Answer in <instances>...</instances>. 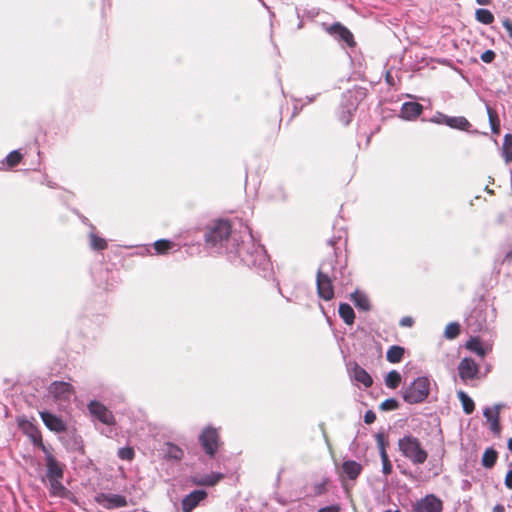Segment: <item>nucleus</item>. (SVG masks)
Returning a JSON list of instances; mask_svg holds the SVG:
<instances>
[{"label": "nucleus", "mask_w": 512, "mask_h": 512, "mask_svg": "<svg viewBox=\"0 0 512 512\" xmlns=\"http://www.w3.org/2000/svg\"><path fill=\"white\" fill-rule=\"evenodd\" d=\"M398 447L403 456L409 459L414 465H421L428 458L427 451L422 447L420 440L412 435L399 439Z\"/></svg>", "instance_id": "f257e3e1"}, {"label": "nucleus", "mask_w": 512, "mask_h": 512, "mask_svg": "<svg viewBox=\"0 0 512 512\" xmlns=\"http://www.w3.org/2000/svg\"><path fill=\"white\" fill-rule=\"evenodd\" d=\"M232 232V223L228 219H216L207 227L205 241L211 246L227 241Z\"/></svg>", "instance_id": "f03ea898"}, {"label": "nucleus", "mask_w": 512, "mask_h": 512, "mask_svg": "<svg viewBox=\"0 0 512 512\" xmlns=\"http://www.w3.org/2000/svg\"><path fill=\"white\" fill-rule=\"evenodd\" d=\"M429 393V379L427 377H418L403 391V399L409 404H418L423 402Z\"/></svg>", "instance_id": "7ed1b4c3"}, {"label": "nucleus", "mask_w": 512, "mask_h": 512, "mask_svg": "<svg viewBox=\"0 0 512 512\" xmlns=\"http://www.w3.org/2000/svg\"><path fill=\"white\" fill-rule=\"evenodd\" d=\"M358 106L357 97L352 91L343 94L342 102L337 110V118L343 125H348Z\"/></svg>", "instance_id": "20e7f679"}, {"label": "nucleus", "mask_w": 512, "mask_h": 512, "mask_svg": "<svg viewBox=\"0 0 512 512\" xmlns=\"http://www.w3.org/2000/svg\"><path fill=\"white\" fill-rule=\"evenodd\" d=\"M199 442L205 453L210 457H213L216 454L220 443L218 430L211 426L206 427L199 436Z\"/></svg>", "instance_id": "39448f33"}, {"label": "nucleus", "mask_w": 512, "mask_h": 512, "mask_svg": "<svg viewBox=\"0 0 512 512\" xmlns=\"http://www.w3.org/2000/svg\"><path fill=\"white\" fill-rule=\"evenodd\" d=\"M443 501L434 494H428L413 505V512H442Z\"/></svg>", "instance_id": "423d86ee"}, {"label": "nucleus", "mask_w": 512, "mask_h": 512, "mask_svg": "<svg viewBox=\"0 0 512 512\" xmlns=\"http://www.w3.org/2000/svg\"><path fill=\"white\" fill-rule=\"evenodd\" d=\"M48 391L57 401H70L71 397L75 394L74 387L64 381L52 382Z\"/></svg>", "instance_id": "0eeeda50"}, {"label": "nucleus", "mask_w": 512, "mask_h": 512, "mask_svg": "<svg viewBox=\"0 0 512 512\" xmlns=\"http://www.w3.org/2000/svg\"><path fill=\"white\" fill-rule=\"evenodd\" d=\"M325 31L331 36L338 38L346 43L349 47H354L356 42L351 31L339 22L326 26Z\"/></svg>", "instance_id": "6e6552de"}, {"label": "nucleus", "mask_w": 512, "mask_h": 512, "mask_svg": "<svg viewBox=\"0 0 512 512\" xmlns=\"http://www.w3.org/2000/svg\"><path fill=\"white\" fill-rule=\"evenodd\" d=\"M88 409L91 415L106 425H114L115 418L112 412L102 403L98 401H91L88 404Z\"/></svg>", "instance_id": "1a4fd4ad"}, {"label": "nucleus", "mask_w": 512, "mask_h": 512, "mask_svg": "<svg viewBox=\"0 0 512 512\" xmlns=\"http://www.w3.org/2000/svg\"><path fill=\"white\" fill-rule=\"evenodd\" d=\"M458 374L462 381L474 380L479 374V365L472 358H463L458 365Z\"/></svg>", "instance_id": "9d476101"}, {"label": "nucleus", "mask_w": 512, "mask_h": 512, "mask_svg": "<svg viewBox=\"0 0 512 512\" xmlns=\"http://www.w3.org/2000/svg\"><path fill=\"white\" fill-rule=\"evenodd\" d=\"M95 501L105 509H115L127 506L125 496L119 494L100 493L95 497Z\"/></svg>", "instance_id": "9b49d317"}, {"label": "nucleus", "mask_w": 512, "mask_h": 512, "mask_svg": "<svg viewBox=\"0 0 512 512\" xmlns=\"http://www.w3.org/2000/svg\"><path fill=\"white\" fill-rule=\"evenodd\" d=\"M317 292L320 298L329 301L334 297V287L330 277L318 271L317 273Z\"/></svg>", "instance_id": "f8f14e48"}, {"label": "nucleus", "mask_w": 512, "mask_h": 512, "mask_svg": "<svg viewBox=\"0 0 512 512\" xmlns=\"http://www.w3.org/2000/svg\"><path fill=\"white\" fill-rule=\"evenodd\" d=\"M207 496V492L201 489L190 492L181 501L182 512H192Z\"/></svg>", "instance_id": "ddd939ff"}, {"label": "nucleus", "mask_w": 512, "mask_h": 512, "mask_svg": "<svg viewBox=\"0 0 512 512\" xmlns=\"http://www.w3.org/2000/svg\"><path fill=\"white\" fill-rule=\"evenodd\" d=\"M504 407L502 404H495L493 407H487L483 411V415L490 424V430L495 434L499 435L501 432L500 425V412Z\"/></svg>", "instance_id": "4468645a"}, {"label": "nucleus", "mask_w": 512, "mask_h": 512, "mask_svg": "<svg viewBox=\"0 0 512 512\" xmlns=\"http://www.w3.org/2000/svg\"><path fill=\"white\" fill-rule=\"evenodd\" d=\"M40 417H41L43 423L45 424V426L53 432L62 433L67 430V427H66V424L64 423V421L60 417H58L50 412L42 411V412H40Z\"/></svg>", "instance_id": "2eb2a0df"}, {"label": "nucleus", "mask_w": 512, "mask_h": 512, "mask_svg": "<svg viewBox=\"0 0 512 512\" xmlns=\"http://www.w3.org/2000/svg\"><path fill=\"white\" fill-rule=\"evenodd\" d=\"M438 123L445 124L450 128L462 131H468L471 127L470 122L463 116L450 117L447 115H441V121Z\"/></svg>", "instance_id": "dca6fc26"}, {"label": "nucleus", "mask_w": 512, "mask_h": 512, "mask_svg": "<svg viewBox=\"0 0 512 512\" xmlns=\"http://www.w3.org/2000/svg\"><path fill=\"white\" fill-rule=\"evenodd\" d=\"M46 466L47 478L49 480L63 478V466L55 459V457L48 455L46 458Z\"/></svg>", "instance_id": "f3484780"}, {"label": "nucleus", "mask_w": 512, "mask_h": 512, "mask_svg": "<svg viewBox=\"0 0 512 512\" xmlns=\"http://www.w3.org/2000/svg\"><path fill=\"white\" fill-rule=\"evenodd\" d=\"M223 477L221 473H211L204 476H192L190 481L193 485L197 486H214L222 480Z\"/></svg>", "instance_id": "a211bd4d"}, {"label": "nucleus", "mask_w": 512, "mask_h": 512, "mask_svg": "<svg viewBox=\"0 0 512 512\" xmlns=\"http://www.w3.org/2000/svg\"><path fill=\"white\" fill-rule=\"evenodd\" d=\"M423 111V106L417 102H406L401 108V117L406 120L416 119Z\"/></svg>", "instance_id": "6ab92c4d"}, {"label": "nucleus", "mask_w": 512, "mask_h": 512, "mask_svg": "<svg viewBox=\"0 0 512 512\" xmlns=\"http://www.w3.org/2000/svg\"><path fill=\"white\" fill-rule=\"evenodd\" d=\"M362 470V465L354 460H347L342 464V473L352 481L359 477Z\"/></svg>", "instance_id": "aec40b11"}, {"label": "nucleus", "mask_w": 512, "mask_h": 512, "mask_svg": "<svg viewBox=\"0 0 512 512\" xmlns=\"http://www.w3.org/2000/svg\"><path fill=\"white\" fill-rule=\"evenodd\" d=\"M20 427L32 439L33 443L41 446L44 449L42 442V435L39 429L29 421H22Z\"/></svg>", "instance_id": "412c9836"}, {"label": "nucleus", "mask_w": 512, "mask_h": 512, "mask_svg": "<svg viewBox=\"0 0 512 512\" xmlns=\"http://www.w3.org/2000/svg\"><path fill=\"white\" fill-rule=\"evenodd\" d=\"M330 485L331 479L329 477H322L311 484V495L317 497L326 494Z\"/></svg>", "instance_id": "4be33fe9"}, {"label": "nucleus", "mask_w": 512, "mask_h": 512, "mask_svg": "<svg viewBox=\"0 0 512 512\" xmlns=\"http://www.w3.org/2000/svg\"><path fill=\"white\" fill-rule=\"evenodd\" d=\"M353 377L357 382L362 383L366 388L371 387L373 384V379L370 374L357 364L353 368Z\"/></svg>", "instance_id": "5701e85b"}, {"label": "nucleus", "mask_w": 512, "mask_h": 512, "mask_svg": "<svg viewBox=\"0 0 512 512\" xmlns=\"http://www.w3.org/2000/svg\"><path fill=\"white\" fill-rule=\"evenodd\" d=\"M405 353V349L399 345L391 346L386 353V359L392 364L401 362Z\"/></svg>", "instance_id": "b1692460"}, {"label": "nucleus", "mask_w": 512, "mask_h": 512, "mask_svg": "<svg viewBox=\"0 0 512 512\" xmlns=\"http://www.w3.org/2000/svg\"><path fill=\"white\" fill-rule=\"evenodd\" d=\"M497 459L498 452L494 448L490 447L484 451L481 459V464L484 468L491 469L496 464Z\"/></svg>", "instance_id": "393cba45"}, {"label": "nucleus", "mask_w": 512, "mask_h": 512, "mask_svg": "<svg viewBox=\"0 0 512 512\" xmlns=\"http://www.w3.org/2000/svg\"><path fill=\"white\" fill-rule=\"evenodd\" d=\"M501 153L506 164L512 163V134L504 136Z\"/></svg>", "instance_id": "a878e982"}, {"label": "nucleus", "mask_w": 512, "mask_h": 512, "mask_svg": "<svg viewBox=\"0 0 512 512\" xmlns=\"http://www.w3.org/2000/svg\"><path fill=\"white\" fill-rule=\"evenodd\" d=\"M339 315L347 325H352L355 321V313L353 308L347 303L339 305Z\"/></svg>", "instance_id": "bb28decb"}, {"label": "nucleus", "mask_w": 512, "mask_h": 512, "mask_svg": "<svg viewBox=\"0 0 512 512\" xmlns=\"http://www.w3.org/2000/svg\"><path fill=\"white\" fill-rule=\"evenodd\" d=\"M351 299L355 306L363 311H368L371 308L370 301L367 296L360 292H354Z\"/></svg>", "instance_id": "cd10ccee"}, {"label": "nucleus", "mask_w": 512, "mask_h": 512, "mask_svg": "<svg viewBox=\"0 0 512 512\" xmlns=\"http://www.w3.org/2000/svg\"><path fill=\"white\" fill-rule=\"evenodd\" d=\"M457 397L462 403L463 411L465 412V414H472L473 411L475 410L474 401L464 391H459L457 393Z\"/></svg>", "instance_id": "c85d7f7f"}, {"label": "nucleus", "mask_w": 512, "mask_h": 512, "mask_svg": "<svg viewBox=\"0 0 512 512\" xmlns=\"http://www.w3.org/2000/svg\"><path fill=\"white\" fill-rule=\"evenodd\" d=\"M486 108H487V114H488L491 130L494 134L498 135L500 133V119H499L498 113L495 109H493L489 105H487Z\"/></svg>", "instance_id": "c756f323"}, {"label": "nucleus", "mask_w": 512, "mask_h": 512, "mask_svg": "<svg viewBox=\"0 0 512 512\" xmlns=\"http://www.w3.org/2000/svg\"><path fill=\"white\" fill-rule=\"evenodd\" d=\"M476 20L482 24L489 25L494 22V15L488 9H478L475 13Z\"/></svg>", "instance_id": "7c9ffc66"}, {"label": "nucleus", "mask_w": 512, "mask_h": 512, "mask_svg": "<svg viewBox=\"0 0 512 512\" xmlns=\"http://www.w3.org/2000/svg\"><path fill=\"white\" fill-rule=\"evenodd\" d=\"M401 383V375L398 371L392 370L390 371L386 378L385 384L390 389H396Z\"/></svg>", "instance_id": "2f4dec72"}, {"label": "nucleus", "mask_w": 512, "mask_h": 512, "mask_svg": "<svg viewBox=\"0 0 512 512\" xmlns=\"http://www.w3.org/2000/svg\"><path fill=\"white\" fill-rule=\"evenodd\" d=\"M22 159L23 155L18 150H14L6 156L4 163L8 169H11L16 167Z\"/></svg>", "instance_id": "473e14b6"}, {"label": "nucleus", "mask_w": 512, "mask_h": 512, "mask_svg": "<svg viewBox=\"0 0 512 512\" xmlns=\"http://www.w3.org/2000/svg\"><path fill=\"white\" fill-rule=\"evenodd\" d=\"M50 482V492L54 496L63 497L66 493V488L62 485L61 479H51Z\"/></svg>", "instance_id": "72a5a7b5"}, {"label": "nucleus", "mask_w": 512, "mask_h": 512, "mask_svg": "<svg viewBox=\"0 0 512 512\" xmlns=\"http://www.w3.org/2000/svg\"><path fill=\"white\" fill-rule=\"evenodd\" d=\"M466 347L467 349H469L472 352H475L477 355L481 357H484L485 355V350L482 347L481 342L477 338H471L469 341H467Z\"/></svg>", "instance_id": "f704fd0d"}, {"label": "nucleus", "mask_w": 512, "mask_h": 512, "mask_svg": "<svg viewBox=\"0 0 512 512\" xmlns=\"http://www.w3.org/2000/svg\"><path fill=\"white\" fill-rule=\"evenodd\" d=\"M153 246L157 254H166L172 248L173 243L166 239H160Z\"/></svg>", "instance_id": "c9c22d12"}, {"label": "nucleus", "mask_w": 512, "mask_h": 512, "mask_svg": "<svg viewBox=\"0 0 512 512\" xmlns=\"http://www.w3.org/2000/svg\"><path fill=\"white\" fill-rule=\"evenodd\" d=\"M90 244L94 250H98V251H101V250H104L107 248V241L104 238H102L96 234L90 235Z\"/></svg>", "instance_id": "e433bc0d"}, {"label": "nucleus", "mask_w": 512, "mask_h": 512, "mask_svg": "<svg viewBox=\"0 0 512 512\" xmlns=\"http://www.w3.org/2000/svg\"><path fill=\"white\" fill-rule=\"evenodd\" d=\"M460 334V326L456 322L449 323L444 331L447 339H455Z\"/></svg>", "instance_id": "4c0bfd02"}, {"label": "nucleus", "mask_w": 512, "mask_h": 512, "mask_svg": "<svg viewBox=\"0 0 512 512\" xmlns=\"http://www.w3.org/2000/svg\"><path fill=\"white\" fill-rule=\"evenodd\" d=\"M379 408L382 410V411H392V410H396L399 408V402L394 399V398H389V399H386L384 400Z\"/></svg>", "instance_id": "58836bf2"}, {"label": "nucleus", "mask_w": 512, "mask_h": 512, "mask_svg": "<svg viewBox=\"0 0 512 512\" xmlns=\"http://www.w3.org/2000/svg\"><path fill=\"white\" fill-rule=\"evenodd\" d=\"M382 461V471L385 475H390L392 473V464L389 460L388 454L386 451L380 454Z\"/></svg>", "instance_id": "ea45409f"}, {"label": "nucleus", "mask_w": 512, "mask_h": 512, "mask_svg": "<svg viewBox=\"0 0 512 512\" xmlns=\"http://www.w3.org/2000/svg\"><path fill=\"white\" fill-rule=\"evenodd\" d=\"M118 456L122 460L131 461L134 458L135 453H134L133 448H131V447H123V448L119 449Z\"/></svg>", "instance_id": "a19ab883"}, {"label": "nucleus", "mask_w": 512, "mask_h": 512, "mask_svg": "<svg viewBox=\"0 0 512 512\" xmlns=\"http://www.w3.org/2000/svg\"><path fill=\"white\" fill-rule=\"evenodd\" d=\"M168 455L174 459H181L183 451L176 446L171 445L168 450Z\"/></svg>", "instance_id": "79ce46f5"}, {"label": "nucleus", "mask_w": 512, "mask_h": 512, "mask_svg": "<svg viewBox=\"0 0 512 512\" xmlns=\"http://www.w3.org/2000/svg\"><path fill=\"white\" fill-rule=\"evenodd\" d=\"M496 54L493 50H486L480 56L481 60L485 63H491L494 61Z\"/></svg>", "instance_id": "37998d69"}, {"label": "nucleus", "mask_w": 512, "mask_h": 512, "mask_svg": "<svg viewBox=\"0 0 512 512\" xmlns=\"http://www.w3.org/2000/svg\"><path fill=\"white\" fill-rule=\"evenodd\" d=\"M376 442H377V445L379 447V450H380V454L383 453V451H386V441H385V437L382 433H378L376 435Z\"/></svg>", "instance_id": "c03bdc74"}, {"label": "nucleus", "mask_w": 512, "mask_h": 512, "mask_svg": "<svg viewBox=\"0 0 512 512\" xmlns=\"http://www.w3.org/2000/svg\"><path fill=\"white\" fill-rule=\"evenodd\" d=\"M415 321L413 319V317L411 316H405L403 318H401L399 324L401 327H407V328H410L414 325Z\"/></svg>", "instance_id": "a18cd8bd"}, {"label": "nucleus", "mask_w": 512, "mask_h": 512, "mask_svg": "<svg viewBox=\"0 0 512 512\" xmlns=\"http://www.w3.org/2000/svg\"><path fill=\"white\" fill-rule=\"evenodd\" d=\"M376 420V414L372 410L366 411L364 415V422L366 424H372Z\"/></svg>", "instance_id": "49530a36"}, {"label": "nucleus", "mask_w": 512, "mask_h": 512, "mask_svg": "<svg viewBox=\"0 0 512 512\" xmlns=\"http://www.w3.org/2000/svg\"><path fill=\"white\" fill-rule=\"evenodd\" d=\"M318 512H340L339 505H330L323 508H320Z\"/></svg>", "instance_id": "de8ad7c7"}, {"label": "nucleus", "mask_w": 512, "mask_h": 512, "mask_svg": "<svg viewBox=\"0 0 512 512\" xmlns=\"http://www.w3.org/2000/svg\"><path fill=\"white\" fill-rule=\"evenodd\" d=\"M504 483L508 489H512V470L506 473Z\"/></svg>", "instance_id": "09e8293b"}, {"label": "nucleus", "mask_w": 512, "mask_h": 512, "mask_svg": "<svg viewBox=\"0 0 512 512\" xmlns=\"http://www.w3.org/2000/svg\"><path fill=\"white\" fill-rule=\"evenodd\" d=\"M503 26L507 30L509 36L512 38V22L510 20H504Z\"/></svg>", "instance_id": "8fccbe9b"}, {"label": "nucleus", "mask_w": 512, "mask_h": 512, "mask_svg": "<svg viewBox=\"0 0 512 512\" xmlns=\"http://www.w3.org/2000/svg\"><path fill=\"white\" fill-rule=\"evenodd\" d=\"M493 512H505V508L502 504H497L493 507Z\"/></svg>", "instance_id": "3c124183"}, {"label": "nucleus", "mask_w": 512, "mask_h": 512, "mask_svg": "<svg viewBox=\"0 0 512 512\" xmlns=\"http://www.w3.org/2000/svg\"><path fill=\"white\" fill-rule=\"evenodd\" d=\"M479 5L485 6L491 3V0H476Z\"/></svg>", "instance_id": "603ef678"}, {"label": "nucleus", "mask_w": 512, "mask_h": 512, "mask_svg": "<svg viewBox=\"0 0 512 512\" xmlns=\"http://www.w3.org/2000/svg\"><path fill=\"white\" fill-rule=\"evenodd\" d=\"M504 260H508V261L512 260V251H510V252H508V253L506 254V256H505V259H504Z\"/></svg>", "instance_id": "864d4df0"}, {"label": "nucleus", "mask_w": 512, "mask_h": 512, "mask_svg": "<svg viewBox=\"0 0 512 512\" xmlns=\"http://www.w3.org/2000/svg\"><path fill=\"white\" fill-rule=\"evenodd\" d=\"M508 448L512 452V438L508 440Z\"/></svg>", "instance_id": "5fc2aeb1"}, {"label": "nucleus", "mask_w": 512, "mask_h": 512, "mask_svg": "<svg viewBox=\"0 0 512 512\" xmlns=\"http://www.w3.org/2000/svg\"><path fill=\"white\" fill-rule=\"evenodd\" d=\"M385 512H401L399 509H395V510H386Z\"/></svg>", "instance_id": "6e6d98bb"}]
</instances>
